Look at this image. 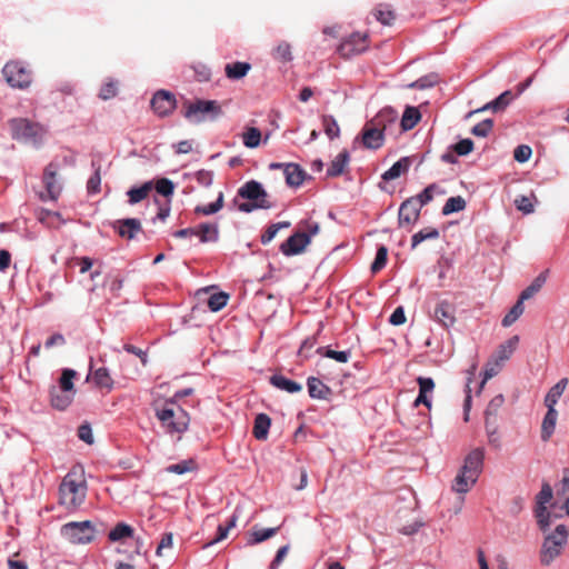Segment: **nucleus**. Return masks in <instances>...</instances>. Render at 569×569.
Masks as SVG:
<instances>
[{
  "instance_id": "obj_1",
  "label": "nucleus",
  "mask_w": 569,
  "mask_h": 569,
  "mask_svg": "<svg viewBox=\"0 0 569 569\" xmlns=\"http://www.w3.org/2000/svg\"><path fill=\"white\" fill-rule=\"evenodd\" d=\"M87 485L76 469L70 470L59 487L60 503L68 509L78 508L86 499Z\"/></svg>"
},
{
  "instance_id": "obj_2",
  "label": "nucleus",
  "mask_w": 569,
  "mask_h": 569,
  "mask_svg": "<svg viewBox=\"0 0 569 569\" xmlns=\"http://www.w3.org/2000/svg\"><path fill=\"white\" fill-rule=\"evenodd\" d=\"M238 196L250 200L239 204V210L242 212H251L256 209H269L271 203L268 201V194L262 188L261 183L256 180L246 182L239 190Z\"/></svg>"
},
{
  "instance_id": "obj_3",
  "label": "nucleus",
  "mask_w": 569,
  "mask_h": 569,
  "mask_svg": "<svg viewBox=\"0 0 569 569\" xmlns=\"http://www.w3.org/2000/svg\"><path fill=\"white\" fill-rule=\"evenodd\" d=\"M568 540V530L565 525L556 527L555 531L548 535L540 550V562L543 566H549L562 552L563 547Z\"/></svg>"
},
{
  "instance_id": "obj_4",
  "label": "nucleus",
  "mask_w": 569,
  "mask_h": 569,
  "mask_svg": "<svg viewBox=\"0 0 569 569\" xmlns=\"http://www.w3.org/2000/svg\"><path fill=\"white\" fill-rule=\"evenodd\" d=\"M9 126L13 139L32 146H38L44 133L40 124L23 118L11 119Z\"/></svg>"
},
{
  "instance_id": "obj_5",
  "label": "nucleus",
  "mask_w": 569,
  "mask_h": 569,
  "mask_svg": "<svg viewBox=\"0 0 569 569\" xmlns=\"http://www.w3.org/2000/svg\"><path fill=\"white\" fill-rule=\"evenodd\" d=\"M184 109V118L192 123H199L208 117L216 118L221 113V107L214 100L186 101Z\"/></svg>"
},
{
  "instance_id": "obj_6",
  "label": "nucleus",
  "mask_w": 569,
  "mask_h": 569,
  "mask_svg": "<svg viewBox=\"0 0 569 569\" xmlns=\"http://www.w3.org/2000/svg\"><path fill=\"white\" fill-rule=\"evenodd\" d=\"M61 533L72 543H88L94 538V528L89 520L68 522L62 526Z\"/></svg>"
},
{
  "instance_id": "obj_7",
  "label": "nucleus",
  "mask_w": 569,
  "mask_h": 569,
  "mask_svg": "<svg viewBox=\"0 0 569 569\" xmlns=\"http://www.w3.org/2000/svg\"><path fill=\"white\" fill-rule=\"evenodd\" d=\"M369 48V36L367 33L353 32L346 38L338 47V53L350 59L353 56L363 53Z\"/></svg>"
},
{
  "instance_id": "obj_8",
  "label": "nucleus",
  "mask_w": 569,
  "mask_h": 569,
  "mask_svg": "<svg viewBox=\"0 0 569 569\" xmlns=\"http://www.w3.org/2000/svg\"><path fill=\"white\" fill-rule=\"evenodd\" d=\"M7 82L12 88L26 89L31 83V73L20 62H8L2 69Z\"/></svg>"
},
{
  "instance_id": "obj_9",
  "label": "nucleus",
  "mask_w": 569,
  "mask_h": 569,
  "mask_svg": "<svg viewBox=\"0 0 569 569\" xmlns=\"http://www.w3.org/2000/svg\"><path fill=\"white\" fill-rule=\"evenodd\" d=\"M270 170L281 169L289 187L297 188L302 184L306 178L305 170L297 163H278L272 162L269 164Z\"/></svg>"
},
{
  "instance_id": "obj_10",
  "label": "nucleus",
  "mask_w": 569,
  "mask_h": 569,
  "mask_svg": "<svg viewBox=\"0 0 569 569\" xmlns=\"http://www.w3.org/2000/svg\"><path fill=\"white\" fill-rule=\"evenodd\" d=\"M376 122L367 121L361 131V142L367 149H380L385 143V133L377 129Z\"/></svg>"
},
{
  "instance_id": "obj_11",
  "label": "nucleus",
  "mask_w": 569,
  "mask_h": 569,
  "mask_svg": "<svg viewBox=\"0 0 569 569\" xmlns=\"http://www.w3.org/2000/svg\"><path fill=\"white\" fill-rule=\"evenodd\" d=\"M485 450L483 448H476L470 451L465 458L463 465L460 468L462 471L472 477V479L479 478L483 468Z\"/></svg>"
},
{
  "instance_id": "obj_12",
  "label": "nucleus",
  "mask_w": 569,
  "mask_h": 569,
  "mask_svg": "<svg viewBox=\"0 0 569 569\" xmlns=\"http://www.w3.org/2000/svg\"><path fill=\"white\" fill-rule=\"evenodd\" d=\"M309 244L308 234L302 233L300 230L296 231L280 246V251L287 256H296L305 251Z\"/></svg>"
},
{
  "instance_id": "obj_13",
  "label": "nucleus",
  "mask_w": 569,
  "mask_h": 569,
  "mask_svg": "<svg viewBox=\"0 0 569 569\" xmlns=\"http://www.w3.org/2000/svg\"><path fill=\"white\" fill-rule=\"evenodd\" d=\"M57 172L58 166L54 163H49L43 172V184L46 187L47 198L50 200H57L62 190V184L57 177Z\"/></svg>"
},
{
  "instance_id": "obj_14",
  "label": "nucleus",
  "mask_w": 569,
  "mask_h": 569,
  "mask_svg": "<svg viewBox=\"0 0 569 569\" xmlns=\"http://www.w3.org/2000/svg\"><path fill=\"white\" fill-rule=\"evenodd\" d=\"M420 210L419 201L413 197L405 200L399 208V224L405 226L416 222L419 218Z\"/></svg>"
},
{
  "instance_id": "obj_15",
  "label": "nucleus",
  "mask_w": 569,
  "mask_h": 569,
  "mask_svg": "<svg viewBox=\"0 0 569 569\" xmlns=\"http://www.w3.org/2000/svg\"><path fill=\"white\" fill-rule=\"evenodd\" d=\"M176 106V98L172 93L160 90L151 99V107L159 116L168 114Z\"/></svg>"
},
{
  "instance_id": "obj_16",
  "label": "nucleus",
  "mask_w": 569,
  "mask_h": 569,
  "mask_svg": "<svg viewBox=\"0 0 569 569\" xmlns=\"http://www.w3.org/2000/svg\"><path fill=\"white\" fill-rule=\"evenodd\" d=\"M112 228L118 232L121 238H126L128 240L133 239L137 233L141 231V223L139 219L136 218H127L116 220L112 223Z\"/></svg>"
},
{
  "instance_id": "obj_17",
  "label": "nucleus",
  "mask_w": 569,
  "mask_h": 569,
  "mask_svg": "<svg viewBox=\"0 0 569 569\" xmlns=\"http://www.w3.org/2000/svg\"><path fill=\"white\" fill-rule=\"evenodd\" d=\"M455 311L456 309L451 302L442 300L436 306L433 318L445 328H449L456 322Z\"/></svg>"
},
{
  "instance_id": "obj_18",
  "label": "nucleus",
  "mask_w": 569,
  "mask_h": 569,
  "mask_svg": "<svg viewBox=\"0 0 569 569\" xmlns=\"http://www.w3.org/2000/svg\"><path fill=\"white\" fill-rule=\"evenodd\" d=\"M513 98H515L513 93L511 91L507 90V91L502 92L498 98H496L491 102L483 106L482 108L470 111L468 117L472 116L473 113L482 112L485 110H492L493 112L502 111L507 108V106L510 104V102L513 100Z\"/></svg>"
},
{
  "instance_id": "obj_19",
  "label": "nucleus",
  "mask_w": 569,
  "mask_h": 569,
  "mask_svg": "<svg viewBox=\"0 0 569 569\" xmlns=\"http://www.w3.org/2000/svg\"><path fill=\"white\" fill-rule=\"evenodd\" d=\"M398 119V113L392 108H385L380 110L372 119V122H376L377 129H380L382 133H385L388 128L393 126Z\"/></svg>"
},
{
  "instance_id": "obj_20",
  "label": "nucleus",
  "mask_w": 569,
  "mask_h": 569,
  "mask_svg": "<svg viewBox=\"0 0 569 569\" xmlns=\"http://www.w3.org/2000/svg\"><path fill=\"white\" fill-rule=\"evenodd\" d=\"M547 413L542 420L541 423V439L542 441H548L551 436L555 432L557 419H558V411L556 408L549 406L547 407Z\"/></svg>"
},
{
  "instance_id": "obj_21",
  "label": "nucleus",
  "mask_w": 569,
  "mask_h": 569,
  "mask_svg": "<svg viewBox=\"0 0 569 569\" xmlns=\"http://www.w3.org/2000/svg\"><path fill=\"white\" fill-rule=\"evenodd\" d=\"M518 342H519V337L512 336L511 338H509L507 341H505L503 343H501L498 347L497 351L492 356V359H498L500 365H502V362L508 360L511 357V355L515 352V350L517 349Z\"/></svg>"
},
{
  "instance_id": "obj_22",
  "label": "nucleus",
  "mask_w": 569,
  "mask_h": 569,
  "mask_svg": "<svg viewBox=\"0 0 569 569\" xmlns=\"http://www.w3.org/2000/svg\"><path fill=\"white\" fill-rule=\"evenodd\" d=\"M50 396L52 407L58 410H64L66 408H68L74 397V395L60 390L57 387L51 388Z\"/></svg>"
},
{
  "instance_id": "obj_23",
  "label": "nucleus",
  "mask_w": 569,
  "mask_h": 569,
  "mask_svg": "<svg viewBox=\"0 0 569 569\" xmlns=\"http://www.w3.org/2000/svg\"><path fill=\"white\" fill-rule=\"evenodd\" d=\"M477 482V479H472L471 476L459 470L458 475L452 481L451 489L460 495L467 493Z\"/></svg>"
},
{
  "instance_id": "obj_24",
  "label": "nucleus",
  "mask_w": 569,
  "mask_h": 569,
  "mask_svg": "<svg viewBox=\"0 0 569 569\" xmlns=\"http://www.w3.org/2000/svg\"><path fill=\"white\" fill-rule=\"evenodd\" d=\"M153 181H146L139 187H133L128 190L127 196L129 197V203L136 204L144 200L149 193L153 190Z\"/></svg>"
},
{
  "instance_id": "obj_25",
  "label": "nucleus",
  "mask_w": 569,
  "mask_h": 569,
  "mask_svg": "<svg viewBox=\"0 0 569 569\" xmlns=\"http://www.w3.org/2000/svg\"><path fill=\"white\" fill-rule=\"evenodd\" d=\"M271 419L266 413L257 415L254 419L252 433L257 440H266L268 438Z\"/></svg>"
},
{
  "instance_id": "obj_26",
  "label": "nucleus",
  "mask_w": 569,
  "mask_h": 569,
  "mask_svg": "<svg viewBox=\"0 0 569 569\" xmlns=\"http://www.w3.org/2000/svg\"><path fill=\"white\" fill-rule=\"evenodd\" d=\"M307 385L309 396L315 399H326L331 392L329 387H327L320 379L315 377H310Z\"/></svg>"
},
{
  "instance_id": "obj_27",
  "label": "nucleus",
  "mask_w": 569,
  "mask_h": 569,
  "mask_svg": "<svg viewBox=\"0 0 569 569\" xmlns=\"http://www.w3.org/2000/svg\"><path fill=\"white\" fill-rule=\"evenodd\" d=\"M349 152L347 150L341 151L330 163L327 176L328 177H338L343 173L348 162H349Z\"/></svg>"
},
{
  "instance_id": "obj_28",
  "label": "nucleus",
  "mask_w": 569,
  "mask_h": 569,
  "mask_svg": "<svg viewBox=\"0 0 569 569\" xmlns=\"http://www.w3.org/2000/svg\"><path fill=\"white\" fill-rule=\"evenodd\" d=\"M197 238L200 243L216 242L219 238L217 224L201 223L198 226Z\"/></svg>"
},
{
  "instance_id": "obj_29",
  "label": "nucleus",
  "mask_w": 569,
  "mask_h": 569,
  "mask_svg": "<svg viewBox=\"0 0 569 569\" xmlns=\"http://www.w3.org/2000/svg\"><path fill=\"white\" fill-rule=\"evenodd\" d=\"M270 382L278 389L284 390L289 393L299 392L302 389V386L293 380H290L281 375H273L270 378Z\"/></svg>"
},
{
  "instance_id": "obj_30",
  "label": "nucleus",
  "mask_w": 569,
  "mask_h": 569,
  "mask_svg": "<svg viewBox=\"0 0 569 569\" xmlns=\"http://www.w3.org/2000/svg\"><path fill=\"white\" fill-rule=\"evenodd\" d=\"M250 69V63L237 61L233 63L226 64L224 72L229 79L239 80L246 77Z\"/></svg>"
},
{
  "instance_id": "obj_31",
  "label": "nucleus",
  "mask_w": 569,
  "mask_h": 569,
  "mask_svg": "<svg viewBox=\"0 0 569 569\" xmlns=\"http://www.w3.org/2000/svg\"><path fill=\"white\" fill-rule=\"evenodd\" d=\"M410 167V159L405 157L395 162L383 174L382 179L386 181L395 180L402 173L407 172Z\"/></svg>"
},
{
  "instance_id": "obj_32",
  "label": "nucleus",
  "mask_w": 569,
  "mask_h": 569,
  "mask_svg": "<svg viewBox=\"0 0 569 569\" xmlns=\"http://www.w3.org/2000/svg\"><path fill=\"white\" fill-rule=\"evenodd\" d=\"M568 386V379L562 378L560 379L546 395L545 397V405L546 407H556L559 398L562 396L563 391L566 390Z\"/></svg>"
},
{
  "instance_id": "obj_33",
  "label": "nucleus",
  "mask_w": 569,
  "mask_h": 569,
  "mask_svg": "<svg viewBox=\"0 0 569 569\" xmlns=\"http://www.w3.org/2000/svg\"><path fill=\"white\" fill-rule=\"evenodd\" d=\"M91 376L97 387L101 389H107L108 391H110L113 388V380L107 368H98L97 370L91 371Z\"/></svg>"
},
{
  "instance_id": "obj_34",
  "label": "nucleus",
  "mask_w": 569,
  "mask_h": 569,
  "mask_svg": "<svg viewBox=\"0 0 569 569\" xmlns=\"http://www.w3.org/2000/svg\"><path fill=\"white\" fill-rule=\"evenodd\" d=\"M549 270L542 271L532 282L521 293V300H528L532 298L539 290L542 288L545 282L547 281Z\"/></svg>"
},
{
  "instance_id": "obj_35",
  "label": "nucleus",
  "mask_w": 569,
  "mask_h": 569,
  "mask_svg": "<svg viewBox=\"0 0 569 569\" xmlns=\"http://www.w3.org/2000/svg\"><path fill=\"white\" fill-rule=\"evenodd\" d=\"M420 119L421 114L417 108L407 107L400 122L402 130H411L420 121Z\"/></svg>"
},
{
  "instance_id": "obj_36",
  "label": "nucleus",
  "mask_w": 569,
  "mask_h": 569,
  "mask_svg": "<svg viewBox=\"0 0 569 569\" xmlns=\"http://www.w3.org/2000/svg\"><path fill=\"white\" fill-rule=\"evenodd\" d=\"M156 413L169 433H173L177 430L176 423L173 421L174 411L172 408H157Z\"/></svg>"
},
{
  "instance_id": "obj_37",
  "label": "nucleus",
  "mask_w": 569,
  "mask_h": 569,
  "mask_svg": "<svg viewBox=\"0 0 569 569\" xmlns=\"http://www.w3.org/2000/svg\"><path fill=\"white\" fill-rule=\"evenodd\" d=\"M525 311L523 300L519 297L518 301L512 306L509 312L503 317L501 325L510 327L513 325Z\"/></svg>"
},
{
  "instance_id": "obj_38",
  "label": "nucleus",
  "mask_w": 569,
  "mask_h": 569,
  "mask_svg": "<svg viewBox=\"0 0 569 569\" xmlns=\"http://www.w3.org/2000/svg\"><path fill=\"white\" fill-rule=\"evenodd\" d=\"M133 535V529L123 522L118 523L108 535L110 541L116 542L124 538H130Z\"/></svg>"
},
{
  "instance_id": "obj_39",
  "label": "nucleus",
  "mask_w": 569,
  "mask_h": 569,
  "mask_svg": "<svg viewBox=\"0 0 569 569\" xmlns=\"http://www.w3.org/2000/svg\"><path fill=\"white\" fill-rule=\"evenodd\" d=\"M321 120H322L323 131L330 140H333L340 136V127H339L337 120L332 116H330V114L322 116Z\"/></svg>"
},
{
  "instance_id": "obj_40",
  "label": "nucleus",
  "mask_w": 569,
  "mask_h": 569,
  "mask_svg": "<svg viewBox=\"0 0 569 569\" xmlns=\"http://www.w3.org/2000/svg\"><path fill=\"white\" fill-rule=\"evenodd\" d=\"M466 208V200L461 196L449 198L442 207V214L449 216L462 211Z\"/></svg>"
},
{
  "instance_id": "obj_41",
  "label": "nucleus",
  "mask_w": 569,
  "mask_h": 569,
  "mask_svg": "<svg viewBox=\"0 0 569 569\" xmlns=\"http://www.w3.org/2000/svg\"><path fill=\"white\" fill-rule=\"evenodd\" d=\"M77 372L73 369H63L59 380V389L74 395L73 378Z\"/></svg>"
},
{
  "instance_id": "obj_42",
  "label": "nucleus",
  "mask_w": 569,
  "mask_h": 569,
  "mask_svg": "<svg viewBox=\"0 0 569 569\" xmlns=\"http://www.w3.org/2000/svg\"><path fill=\"white\" fill-rule=\"evenodd\" d=\"M237 520L238 517L233 515L224 526L220 525L218 527L216 537L210 542H208L207 546L214 545L226 539L228 537L229 531L236 527Z\"/></svg>"
},
{
  "instance_id": "obj_43",
  "label": "nucleus",
  "mask_w": 569,
  "mask_h": 569,
  "mask_svg": "<svg viewBox=\"0 0 569 569\" xmlns=\"http://www.w3.org/2000/svg\"><path fill=\"white\" fill-rule=\"evenodd\" d=\"M439 238V231L436 228H426L417 233H415L411 238V247L416 248L419 243L428 239H437Z\"/></svg>"
},
{
  "instance_id": "obj_44",
  "label": "nucleus",
  "mask_w": 569,
  "mask_h": 569,
  "mask_svg": "<svg viewBox=\"0 0 569 569\" xmlns=\"http://www.w3.org/2000/svg\"><path fill=\"white\" fill-rule=\"evenodd\" d=\"M375 17L385 26H391L396 19L395 12L386 4H380L375 10Z\"/></svg>"
},
{
  "instance_id": "obj_45",
  "label": "nucleus",
  "mask_w": 569,
  "mask_h": 569,
  "mask_svg": "<svg viewBox=\"0 0 569 569\" xmlns=\"http://www.w3.org/2000/svg\"><path fill=\"white\" fill-rule=\"evenodd\" d=\"M279 528H268V529H254L251 532V536L248 540L249 545L260 543L271 537H273Z\"/></svg>"
},
{
  "instance_id": "obj_46",
  "label": "nucleus",
  "mask_w": 569,
  "mask_h": 569,
  "mask_svg": "<svg viewBox=\"0 0 569 569\" xmlns=\"http://www.w3.org/2000/svg\"><path fill=\"white\" fill-rule=\"evenodd\" d=\"M261 140V132L259 129L251 127L242 134L243 144L247 148H257Z\"/></svg>"
},
{
  "instance_id": "obj_47",
  "label": "nucleus",
  "mask_w": 569,
  "mask_h": 569,
  "mask_svg": "<svg viewBox=\"0 0 569 569\" xmlns=\"http://www.w3.org/2000/svg\"><path fill=\"white\" fill-rule=\"evenodd\" d=\"M228 300L229 295L226 292L213 293L208 299V307L211 311L217 312L226 307Z\"/></svg>"
},
{
  "instance_id": "obj_48",
  "label": "nucleus",
  "mask_w": 569,
  "mask_h": 569,
  "mask_svg": "<svg viewBox=\"0 0 569 569\" xmlns=\"http://www.w3.org/2000/svg\"><path fill=\"white\" fill-rule=\"evenodd\" d=\"M223 207V193L219 192L217 200L207 206H198L194 209L196 213L209 216L218 212Z\"/></svg>"
},
{
  "instance_id": "obj_49",
  "label": "nucleus",
  "mask_w": 569,
  "mask_h": 569,
  "mask_svg": "<svg viewBox=\"0 0 569 569\" xmlns=\"http://www.w3.org/2000/svg\"><path fill=\"white\" fill-rule=\"evenodd\" d=\"M153 190L157 191L158 194H161L163 197H170L174 192V184L171 180L167 178H161L153 182Z\"/></svg>"
},
{
  "instance_id": "obj_50",
  "label": "nucleus",
  "mask_w": 569,
  "mask_h": 569,
  "mask_svg": "<svg viewBox=\"0 0 569 569\" xmlns=\"http://www.w3.org/2000/svg\"><path fill=\"white\" fill-rule=\"evenodd\" d=\"M503 402H505L503 396L497 395L488 403L487 409H486V426H487V428H489V417L496 416L498 413L499 409L502 407Z\"/></svg>"
},
{
  "instance_id": "obj_51",
  "label": "nucleus",
  "mask_w": 569,
  "mask_h": 569,
  "mask_svg": "<svg viewBox=\"0 0 569 569\" xmlns=\"http://www.w3.org/2000/svg\"><path fill=\"white\" fill-rule=\"evenodd\" d=\"M500 368H501V365H500V362L498 361V359H492V358H491V359L487 362V365H486V367H485V371H483V379H482V381H481V383H480V389H482V388H483L485 383H486L489 379H491L492 377H495V376L499 372Z\"/></svg>"
},
{
  "instance_id": "obj_52",
  "label": "nucleus",
  "mask_w": 569,
  "mask_h": 569,
  "mask_svg": "<svg viewBox=\"0 0 569 569\" xmlns=\"http://www.w3.org/2000/svg\"><path fill=\"white\" fill-rule=\"evenodd\" d=\"M290 227V222L288 221H282V222H278V223H273L271 226H269L267 228V230L263 232V234L261 236V242L263 244H267L269 243L278 233V231L282 228H288Z\"/></svg>"
},
{
  "instance_id": "obj_53",
  "label": "nucleus",
  "mask_w": 569,
  "mask_h": 569,
  "mask_svg": "<svg viewBox=\"0 0 569 569\" xmlns=\"http://www.w3.org/2000/svg\"><path fill=\"white\" fill-rule=\"evenodd\" d=\"M388 259V249L385 246H380L377 250L376 258L371 264V271L377 273L380 271L387 263Z\"/></svg>"
},
{
  "instance_id": "obj_54",
  "label": "nucleus",
  "mask_w": 569,
  "mask_h": 569,
  "mask_svg": "<svg viewBox=\"0 0 569 569\" xmlns=\"http://www.w3.org/2000/svg\"><path fill=\"white\" fill-rule=\"evenodd\" d=\"M322 351H323L325 357L333 359L341 363L348 362V360L350 359V355H351L350 351H336V350H332L329 348H319L318 349L319 353H322Z\"/></svg>"
},
{
  "instance_id": "obj_55",
  "label": "nucleus",
  "mask_w": 569,
  "mask_h": 569,
  "mask_svg": "<svg viewBox=\"0 0 569 569\" xmlns=\"http://www.w3.org/2000/svg\"><path fill=\"white\" fill-rule=\"evenodd\" d=\"M493 128V120L492 119H486L479 123H477L472 129L471 132L476 137L486 138Z\"/></svg>"
},
{
  "instance_id": "obj_56",
  "label": "nucleus",
  "mask_w": 569,
  "mask_h": 569,
  "mask_svg": "<svg viewBox=\"0 0 569 569\" xmlns=\"http://www.w3.org/2000/svg\"><path fill=\"white\" fill-rule=\"evenodd\" d=\"M535 512L539 528L542 531H546L550 526V513L547 509V506L537 507Z\"/></svg>"
},
{
  "instance_id": "obj_57",
  "label": "nucleus",
  "mask_w": 569,
  "mask_h": 569,
  "mask_svg": "<svg viewBox=\"0 0 569 569\" xmlns=\"http://www.w3.org/2000/svg\"><path fill=\"white\" fill-rule=\"evenodd\" d=\"M515 206L519 211L526 214L532 213L535 211V206L531 201V198L527 196L517 197L515 199Z\"/></svg>"
},
{
  "instance_id": "obj_58",
  "label": "nucleus",
  "mask_w": 569,
  "mask_h": 569,
  "mask_svg": "<svg viewBox=\"0 0 569 569\" xmlns=\"http://www.w3.org/2000/svg\"><path fill=\"white\" fill-rule=\"evenodd\" d=\"M117 93H118L117 81L109 80L101 87L100 92H99V98H101L102 100H109V99L116 97Z\"/></svg>"
},
{
  "instance_id": "obj_59",
  "label": "nucleus",
  "mask_w": 569,
  "mask_h": 569,
  "mask_svg": "<svg viewBox=\"0 0 569 569\" xmlns=\"http://www.w3.org/2000/svg\"><path fill=\"white\" fill-rule=\"evenodd\" d=\"M452 151L458 156H467L473 150V141L471 139H462L451 147Z\"/></svg>"
},
{
  "instance_id": "obj_60",
  "label": "nucleus",
  "mask_w": 569,
  "mask_h": 569,
  "mask_svg": "<svg viewBox=\"0 0 569 569\" xmlns=\"http://www.w3.org/2000/svg\"><path fill=\"white\" fill-rule=\"evenodd\" d=\"M537 507L546 506L552 499V488L549 483H542L540 492L537 495Z\"/></svg>"
},
{
  "instance_id": "obj_61",
  "label": "nucleus",
  "mask_w": 569,
  "mask_h": 569,
  "mask_svg": "<svg viewBox=\"0 0 569 569\" xmlns=\"http://www.w3.org/2000/svg\"><path fill=\"white\" fill-rule=\"evenodd\" d=\"M438 82L437 76L429 74L418 79L417 81L409 84V88L413 89H427L433 87Z\"/></svg>"
},
{
  "instance_id": "obj_62",
  "label": "nucleus",
  "mask_w": 569,
  "mask_h": 569,
  "mask_svg": "<svg viewBox=\"0 0 569 569\" xmlns=\"http://www.w3.org/2000/svg\"><path fill=\"white\" fill-rule=\"evenodd\" d=\"M101 176L100 166L94 169V173L89 178L87 182V189L89 193H97L100 191Z\"/></svg>"
},
{
  "instance_id": "obj_63",
  "label": "nucleus",
  "mask_w": 569,
  "mask_h": 569,
  "mask_svg": "<svg viewBox=\"0 0 569 569\" xmlns=\"http://www.w3.org/2000/svg\"><path fill=\"white\" fill-rule=\"evenodd\" d=\"M274 57L277 59H280L282 61H289L291 60V47L287 42H281L274 49Z\"/></svg>"
},
{
  "instance_id": "obj_64",
  "label": "nucleus",
  "mask_w": 569,
  "mask_h": 569,
  "mask_svg": "<svg viewBox=\"0 0 569 569\" xmlns=\"http://www.w3.org/2000/svg\"><path fill=\"white\" fill-rule=\"evenodd\" d=\"M531 148L529 146H526V144H520L518 146L516 149H515V152H513V158L518 161V162H526L529 160V158L531 157Z\"/></svg>"
}]
</instances>
